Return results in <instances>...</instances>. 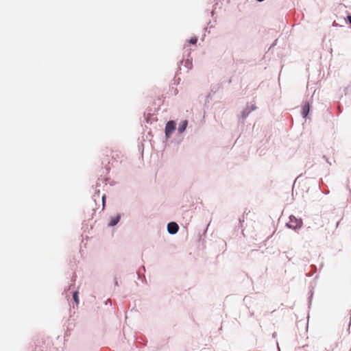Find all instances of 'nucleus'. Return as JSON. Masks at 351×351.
<instances>
[{
    "mask_svg": "<svg viewBox=\"0 0 351 351\" xmlns=\"http://www.w3.org/2000/svg\"><path fill=\"white\" fill-rule=\"evenodd\" d=\"M104 199H105V195H104V196L102 197V201H103V204H104Z\"/></svg>",
    "mask_w": 351,
    "mask_h": 351,
    "instance_id": "obj_10",
    "label": "nucleus"
},
{
    "mask_svg": "<svg viewBox=\"0 0 351 351\" xmlns=\"http://www.w3.org/2000/svg\"><path fill=\"white\" fill-rule=\"evenodd\" d=\"M348 20L349 21L350 23L351 24V15L348 16Z\"/></svg>",
    "mask_w": 351,
    "mask_h": 351,
    "instance_id": "obj_9",
    "label": "nucleus"
},
{
    "mask_svg": "<svg viewBox=\"0 0 351 351\" xmlns=\"http://www.w3.org/2000/svg\"><path fill=\"white\" fill-rule=\"evenodd\" d=\"M176 129V123L173 121H169L165 126V134L169 137Z\"/></svg>",
    "mask_w": 351,
    "mask_h": 351,
    "instance_id": "obj_2",
    "label": "nucleus"
},
{
    "mask_svg": "<svg viewBox=\"0 0 351 351\" xmlns=\"http://www.w3.org/2000/svg\"><path fill=\"white\" fill-rule=\"evenodd\" d=\"M187 125L188 121L186 120L182 121L178 127V132L182 133L186 130Z\"/></svg>",
    "mask_w": 351,
    "mask_h": 351,
    "instance_id": "obj_6",
    "label": "nucleus"
},
{
    "mask_svg": "<svg viewBox=\"0 0 351 351\" xmlns=\"http://www.w3.org/2000/svg\"><path fill=\"white\" fill-rule=\"evenodd\" d=\"M120 220V215H117L115 217H113L110 219L108 225L110 226H115Z\"/></svg>",
    "mask_w": 351,
    "mask_h": 351,
    "instance_id": "obj_5",
    "label": "nucleus"
},
{
    "mask_svg": "<svg viewBox=\"0 0 351 351\" xmlns=\"http://www.w3.org/2000/svg\"><path fill=\"white\" fill-rule=\"evenodd\" d=\"M302 225V221L301 219H298L293 215L289 217V221L287 223V226L292 229L300 228Z\"/></svg>",
    "mask_w": 351,
    "mask_h": 351,
    "instance_id": "obj_1",
    "label": "nucleus"
},
{
    "mask_svg": "<svg viewBox=\"0 0 351 351\" xmlns=\"http://www.w3.org/2000/svg\"><path fill=\"white\" fill-rule=\"evenodd\" d=\"M310 105L308 102H306L302 107V115L303 117H306L309 112Z\"/></svg>",
    "mask_w": 351,
    "mask_h": 351,
    "instance_id": "obj_4",
    "label": "nucleus"
},
{
    "mask_svg": "<svg viewBox=\"0 0 351 351\" xmlns=\"http://www.w3.org/2000/svg\"><path fill=\"white\" fill-rule=\"evenodd\" d=\"M178 229V225L176 222H170L167 225V230L171 234H176Z\"/></svg>",
    "mask_w": 351,
    "mask_h": 351,
    "instance_id": "obj_3",
    "label": "nucleus"
},
{
    "mask_svg": "<svg viewBox=\"0 0 351 351\" xmlns=\"http://www.w3.org/2000/svg\"><path fill=\"white\" fill-rule=\"evenodd\" d=\"M197 41V38L196 37H193L189 40V43H191L192 45H195V44H196Z\"/></svg>",
    "mask_w": 351,
    "mask_h": 351,
    "instance_id": "obj_7",
    "label": "nucleus"
},
{
    "mask_svg": "<svg viewBox=\"0 0 351 351\" xmlns=\"http://www.w3.org/2000/svg\"><path fill=\"white\" fill-rule=\"evenodd\" d=\"M73 299L75 300V302L78 304L79 303V298H78V296H77V292H75L73 293Z\"/></svg>",
    "mask_w": 351,
    "mask_h": 351,
    "instance_id": "obj_8",
    "label": "nucleus"
}]
</instances>
